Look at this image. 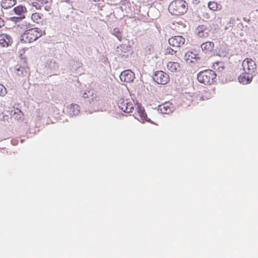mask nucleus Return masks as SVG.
Returning a JSON list of instances; mask_svg holds the SVG:
<instances>
[{
	"label": "nucleus",
	"instance_id": "10",
	"mask_svg": "<svg viewBox=\"0 0 258 258\" xmlns=\"http://www.w3.org/2000/svg\"><path fill=\"white\" fill-rule=\"evenodd\" d=\"M215 44L212 41H206L201 45L202 51L205 54H210L214 51Z\"/></svg>",
	"mask_w": 258,
	"mask_h": 258
},
{
	"label": "nucleus",
	"instance_id": "18",
	"mask_svg": "<svg viewBox=\"0 0 258 258\" xmlns=\"http://www.w3.org/2000/svg\"><path fill=\"white\" fill-rule=\"evenodd\" d=\"M208 6L209 9L213 11L220 10L222 8L221 5L218 4L217 3L214 1L209 2Z\"/></svg>",
	"mask_w": 258,
	"mask_h": 258
},
{
	"label": "nucleus",
	"instance_id": "16",
	"mask_svg": "<svg viewBox=\"0 0 258 258\" xmlns=\"http://www.w3.org/2000/svg\"><path fill=\"white\" fill-rule=\"evenodd\" d=\"M166 67L167 70L172 73L178 72L180 68V64L178 62L173 61L168 62Z\"/></svg>",
	"mask_w": 258,
	"mask_h": 258
},
{
	"label": "nucleus",
	"instance_id": "3",
	"mask_svg": "<svg viewBox=\"0 0 258 258\" xmlns=\"http://www.w3.org/2000/svg\"><path fill=\"white\" fill-rule=\"evenodd\" d=\"M216 74L214 71L211 70H206L198 74L197 79L201 83L210 85L216 81Z\"/></svg>",
	"mask_w": 258,
	"mask_h": 258
},
{
	"label": "nucleus",
	"instance_id": "5",
	"mask_svg": "<svg viewBox=\"0 0 258 258\" xmlns=\"http://www.w3.org/2000/svg\"><path fill=\"white\" fill-rule=\"evenodd\" d=\"M242 70L247 74H253L256 69L255 61L250 58H246L242 62Z\"/></svg>",
	"mask_w": 258,
	"mask_h": 258
},
{
	"label": "nucleus",
	"instance_id": "9",
	"mask_svg": "<svg viewBox=\"0 0 258 258\" xmlns=\"http://www.w3.org/2000/svg\"><path fill=\"white\" fill-rule=\"evenodd\" d=\"M49 4L48 0H35L32 3L33 6L35 7L36 9L40 10L44 7L47 11H49L51 9Z\"/></svg>",
	"mask_w": 258,
	"mask_h": 258
},
{
	"label": "nucleus",
	"instance_id": "22",
	"mask_svg": "<svg viewBox=\"0 0 258 258\" xmlns=\"http://www.w3.org/2000/svg\"><path fill=\"white\" fill-rule=\"evenodd\" d=\"M196 58V54L192 51H188L184 55V59L187 62H191L192 59Z\"/></svg>",
	"mask_w": 258,
	"mask_h": 258
},
{
	"label": "nucleus",
	"instance_id": "23",
	"mask_svg": "<svg viewBox=\"0 0 258 258\" xmlns=\"http://www.w3.org/2000/svg\"><path fill=\"white\" fill-rule=\"evenodd\" d=\"M112 34L116 37L119 41L122 40V32L118 28H115L113 30Z\"/></svg>",
	"mask_w": 258,
	"mask_h": 258
},
{
	"label": "nucleus",
	"instance_id": "28",
	"mask_svg": "<svg viewBox=\"0 0 258 258\" xmlns=\"http://www.w3.org/2000/svg\"><path fill=\"white\" fill-rule=\"evenodd\" d=\"M62 2H66L68 4L71 3V0H61Z\"/></svg>",
	"mask_w": 258,
	"mask_h": 258
},
{
	"label": "nucleus",
	"instance_id": "27",
	"mask_svg": "<svg viewBox=\"0 0 258 258\" xmlns=\"http://www.w3.org/2000/svg\"><path fill=\"white\" fill-rule=\"evenodd\" d=\"M4 21L0 17V28L4 26Z\"/></svg>",
	"mask_w": 258,
	"mask_h": 258
},
{
	"label": "nucleus",
	"instance_id": "1",
	"mask_svg": "<svg viewBox=\"0 0 258 258\" xmlns=\"http://www.w3.org/2000/svg\"><path fill=\"white\" fill-rule=\"evenodd\" d=\"M40 28L34 27L25 30L21 36V40L25 43H32L45 35Z\"/></svg>",
	"mask_w": 258,
	"mask_h": 258
},
{
	"label": "nucleus",
	"instance_id": "6",
	"mask_svg": "<svg viewBox=\"0 0 258 258\" xmlns=\"http://www.w3.org/2000/svg\"><path fill=\"white\" fill-rule=\"evenodd\" d=\"M153 80L157 84L165 85L169 81V76L162 71H158L155 72Z\"/></svg>",
	"mask_w": 258,
	"mask_h": 258
},
{
	"label": "nucleus",
	"instance_id": "11",
	"mask_svg": "<svg viewBox=\"0 0 258 258\" xmlns=\"http://www.w3.org/2000/svg\"><path fill=\"white\" fill-rule=\"evenodd\" d=\"M209 29L204 25H200L196 29L197 35L201 38H207L209 35Z\"/></svg>",
	"mask_w": 258,
	"mask_h": 258
},
{
	"label": "nucleus",
	"instance_id": "20",
	"mask_svg": "<svg viewBox=\"0 0 258 258\" xmlns=\"http://www.w3.org/2000/svg\"><path fill=\"white\" fill-rule=\"evenodd\" d=\"M137 110H138V112L139 116L141 117V118L142 119H145L147 121H149V120H148L146 119L147 114L145 112V111L144 108H143L141 106V105L137 104Z\"/></svg>",
	"mask_w": 258,
	"mask_h": 258
},
{
	"label": "nucleus",
	"instance_id": "26",
	"mask_svg": "<svg viewBox=\"0 0 258 258\" xmlns=\"http://www.w3.org/2000/svg\"><path fill=\"white\" fill-rule=\"evenodd\" d=\"M7 92L6 87L0 84V96H4L7 94Z\"/></svg>",
	"mask_w": 258,
	"mask_h": 258
},
{
	"label": "nucleus",
	"instance_id": "19",
	"mask_svg": "<svg viewBox=\"0 0 258 258\" xmlns=\"http://www.w3.org/2000/svg\"><path fill=\"white\" fill-rule=\"evenodd\" d=\"M14 13L18 15H23L27 12L25 7L22 6H18L14 8Z\"/></svg>",
	"mask_w": 258,
	"mask_h": 258
},
{
	"label": "nucleus",
	"instance_id": "12",
	"mask_svg": "<svg viewBox=\"0 0 258 258\" xmlns=\"http://www.w3.org/2000/svg\"><path fill=\"white\" fill-rule=\"evenodd\" d=\"M13 42L12 38L7 34H0V44L3 47H8Z\"/></svg>",
	"mask_w": 258,
	"mask_h": 258
},
{
	"label": "nucleus",
	"instance_id": "25",
	"mask_svg": "<svg viewBox=\"0 0 258 258\" xmlns=\"http://www.w3.org/2000/svg\"><path fill=\"white\" fill-rule=\"evenodd\" d=\"M177 51L172 49L170 47H168L165 52V55H175Z\"/></svg>",
	"mask_w": 258,
	"mask_h": 258
},
{
	"label": "nucleus",
	"instance_id": "17",
	"mask_svg": "<svg viewBox=\"0 0 258 258\" xmlns=\"http://www.w3.org/2000/svg\"><path fill=\"white\" fill-rule=\"evenodd\" d=\"M16 3V0H2L1 6L3 8L8 9L14 6Z\"/></svg>",
	"mask_w": 258,
	"mask_h": 258
},
{
	"label": "nucleus",
	"instance_id": "15",
	"mask_svg": "<svg viewBox=\"0 0 258 258\" xmlns=\"http://www.w3.org/2000/svg\"><path fill=\"white\" fill-rule=\"evenodd\" d=\"M11 116L17 120H21L24 118L23 112L17 107H13L10 113Z\"/></svg>",
	"mask_w": 258,
	"mask_h": 258
},
{
	"label": "nucleus",
	"instance_id": "21",
	"mask_svg": "<svg viewBox=\"0 0 258 258\" xmlns=\"http://www.w3.org/2000/svg\"><path fill=\"white\" fill-rule=\"evenodd\" d=\"M43 15L39 13H34L32 14L31 19L35 23H39L41 21Z\"/></svg>",
	"mask_w": 258,
	"mask_h": 258
},
{
	"label": "nucleus",
	"instance_id": "8",
	"mask_svg": "<svg viewBox=\"0 0 258 258\" xmlns=\"http://www.w3.org/2000/svg\"><path fill=\"white\" fill-rule=\"evenodd\" d=\"M120 79L122 82L131 83L135 79V74L130 70H125L120 74Z\"/></svg>",
	"mask_w": 258,
	"mask_h": 258
},
{
	"label": "nucleus",
	"instance_id": "24",
	"mask_svg": "<svg viewBox=\"0 0 258 258\" xmlns=\"http://www.w3.org/2000/svg\"><path fill=\"white\" fill-rule=\"evenodd\" d=\"M17 71L18 76H25L27 74L26 69L24 67H20L17 69Z\"/></svg>",
	"mask_w": 258,
	"mask_h": 258
},
{
	"label": "nucleus",
	"instance_id": "2",
	"mask_svg": "<svg viewBox=\"0 0 258 258\" xmlns=\"http://www.w3.org/2000/svg\"><path fill=\"white\" fill-rule=\"evenodd\" d=\"M168 9L171 14L180 16L186 12L187 6L183 0H175L170 3Z\"/></svg>",
	"mask_w": 258,
	"mask_h": 258
},
{
	"label": "nucleus",
	"instance_id": "4",
	"mask_svg": "<svg viewBox=\"0 0 258 258\" xmlns=\"http://www.w3.org/2000/svg\"><path fill=\"white\" fill-rule=\"evenodd\" d=\"M135 105V101L132 99L121 98L118 101L119 108L124 112H133Z\"/></svg>",
	"mask_w": 258,
	"mask_h": 258
},
{
	"label": "nucleus",
	"instance_id": "14",
	"mask_svg": "<svg viewBox=\"0 0 258 258\" xmlns=\"http://www.w3.org/2000/svg\"><path fill=\"white\" fill-rule=\"evenodd\" d=\"M159 107L161 112L164 114H169L172 112L173 109V104L169 102H166L159 105Z\"/></svg>",
	"mask_w": 258,
	"mask_h": 258
},
{
	"label": "nucleus",
	"instance_id": "13",
	"mask_svg": "<svg viewBox=\"0 0 258 258\" xmlns=\"http://www.w3.org/2000/svg\"><path fill=\"white\" fill-rule=\"evenodd\" d=\"M253 78V74H247L243 72L238 77L239 82L243 84L250 83Z\"/></svg>",
	"mask_w": 258,
	"mask_h": 258
},
{
	"label": "nucleus",
	"instance_id": "7",
	"mask_svg": "<svg viewBox=\"0 0 258 258\" xmlns=\"http://www.w3.org/2000/svg\"><path fill=\"white\" fill-rule=\"evenodd\" d=\"M168 42L173 47H180L184 44L185 38L181 36H174L169 39Z\"/></svg>",
	"mask_w": 258,
	"mask_h": 258
}]
</instances>
